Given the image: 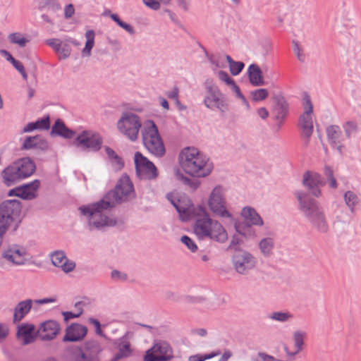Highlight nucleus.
Instances as JSON below:
<instances>
[{
	"mask_svg": "<svg viewBox=\"0 0 361 361\" xmlns=\"http://www.w3.org/2000/svg\"><path fill=\"white\" fill-rule=\"evenodd\" d=\"M299 202V209L305 215L312 227L320 233H326L329 231V224L324 209L313 199L306 198V194L298 191L295 192Z\"/></svg>",
	"mask_w": 361,
	"mask_h": 361,
	"instance_id": "nucleus-1",
	"label": "nucleus"
},
{
	"mask_svg": "<svg viewBox=\"0 0 361 361\" xmlns=\"http://www.w3.org/2000/svg\"><path fill=\"white\" fill-rule=\"evenodd\" d=\"M179 160L184 171L192 176L205 177L212 169L208 159L196 148H185L180 154Z\"/></svg>",
	"mask_w": 361,
	"mask_h": 361,
	"instance_id": "nucleus-2",
	"label": "nucleus"
},
{
	"mask_svg": "<svg viewBox=\"0 0 361 361\" xmlns=\"http://www.w3.org/2000/svg\"><path fill=\"white\" fill-rule=\"evenodd\" d=\"M106 202V200L102 199L97 203L79 208L82 214L87 219L90 230H100L104 226H113L116 224V220L105 214L106 210L112 208L107 207Z\"/></svg>",
	"mask_w": 361,
	"mask_h": 361,
	"instance_id": "nucleus-3",
	"label": "nucleus"
},
{
	"mask_svg": "<svg viewBox=\"0 0 361 361\" xmlns=\"http://www.w3.org/2000/svg\"><path fill=\"white\" fill-rule=\"evenodd\" d=\"M35 164L30 158H23L6 168L3 171L4 183L10 186L30 176L35 171Z\"/></svg>",
	"mask_w": 361,
	"mask_h": 361,
	"instance_id": "nucleus-4",
	"label": "nucleus"
},
{
	"mask_svg": "<svg viewBox=\"0 0 361 361\" xmlns=\"http://www.w3.org/2000/svg\"><path fill=\"white\" fill-rule=\"evenodd\" d=\"M135 190L132 181L130 177L123 174L114 189L109 191L103 198L106 200V205L111 207L112 208L117 204H121L123 202L128 201L129 200L135 197Z\"/></svg>",
	"mask_w": 361,
	"mask_h": 361,
	"instance_id": "nucleus-5",
	"label": "nucleus"
},
{
	"mask_svg": "<svg viewBox=\"0 0 361 361\" xmlns=\"http://www.w3.org/2000/svg\"><path fill=\"white\" fill-rule=\"evenodd\" d=\"M144 146L149 153L157 157L165 154V147L158 128L152 121H147L142 130Z\"/></svg>",
	"mask_w": 361,
	"mask_h": 361,
	"instance_id": "nucleus-6",
	"label": "nucleus"
},
{
	"mask_svg": "<svg viewBox=\"0 0 361 361\" xmlns=\"http://www.w3.org/2000/svg\"><path fill=\"white\" fill-rule=\"evenodd\" d=\"M207 95L204 99V104L208 109H217L222 114H225L228 111V103L221 92L219 87L213 84L210 79H207L204 82Z\"/></svg>",
	"mask_w": 361,
	"mask_h": 361,
	"instance_id": "nucleus-7",
	"label": "nucleus"
},
{
	"mask_svg": "<svg viewBox=\"0 0 361 361\" xmlns=\"http://www.w3.org/2000/svg\"><path fill=\"white\" fill-rule=\"evenodd\" d=\"M117 126L122 134L131 141H135L137 139L142 123L138 116L130 112H126L118 120Z\"/></svg>",
	"mask_w": 361,
	"mask_h": 361,
	"instance_id": "nucleus-8",
	"label": "nucleus"
},
{
	"mask_svg": "<svg viewBox=\"0 0 361 361\" xmlns=\"http://www.w3.org/2000/svg\"><path fill=\"white\" fill-rule=\"evenodd\" d=\"M302 101L304 112L299 118L298 125L302 131V136L304 138L305 144L307 145L310 142V139L313 133L314 129L312 118L313 106L308 94L304 95Z\"/></svg>",
	"mask_w": 361,
	"mask_h": 361,
	"instance_id": "nucleus-9",
	"label": "nucleus"
},
{
	"mask_svg": "<svg viewBox=\"0 0 361 361\" xmlns=\"http://www.w3.org/2000/svg\"><path fill=\"white\" fill-rule=\"evenodd\" d=\"M21 211L20 202L16 200H6L0 204V229L7 231L11 224L17 220Z\"/></svg>",
	"mask_w": 361,
	"mask_h": 361,
	"instance_id": "nucleus-10",
	"label": "nucleus"
},
{
	"mask_svg": "<svg viewBox=\"0 0 361 361\" xmlns=\"http://www.w3.org/2000/svg\"><path fill=\"white\" fill-rule=\"evenodd\" d=\"M166 197L176 208L180 219L183 221L189 220L192 214L195 215L198 212L197 208H194L191 200L188 197L179 196L176 193L171 192L167 194Z\"/></svg>",
	"mask_w": 361,
	"mask_h": 361,
	"instance_id": "nucleus-11",
	"label": "nucleus"
},
{
	"mask_svg": "<svg viewBox=\"0 0 361 361\" xmlns=\"http://www.w3.org/2000/svg\"><path fill=\"white\" fill-rule=\"evenodd\" d=\"M134 162L136 175L140 179L154 180L159 176L155 165L140 152L135 153Z\"/></svg>",
	"mask_w": 361,
	"mask_h": 361,
	"instance_id": "nucleus-12",
	"label": "nucleus"
},
{
	"mask_svg": "<svg viewBox=\"0 0 361 361\" xmlns=\"http://www.w3.org/2000/svg\"><path fill=\"white\" fill-rule=\"evenodd\" d=\"M74 144L82 150L97 152L102 145L100 135L93 130H83L75 139Z\"/></svg>",
	"mask_w": 361,
	"mask_h": 361,
	"instance_id": "nucleus-13",
	"label": "nucleus"
},
{
	"mask_svg": "<svg viewBox=\"0 0 361 361\" xmlns=\"http://www.w3.org/2000/svg\"><path fill=\"white\" fill-rule=\"evenodd\" d=\"M208 206L213 214L221 218H231L226 207L223 190L220 186H216L212 191L208 199Z\"/></svg>",
	"mask_w": 361,
	"mask_h": 361,
	"instance_id": "nucleus-14",
	"label": "nucleus"
},
{
	"mask_svg": "<svg viewBox=\"0 0 361 361\" xmlns=\"http://www.w3.org/2000/svg\"><path fill=\"white\" fill-rule=\"evenodd\" d=\"M232 263L238 274L245 275L255 267L257 259L250 252L238 250L232 257Z\"/></svg>",
	"mask_w": 361,
	"mask_h": 361,
	"instance_id": "nucleus-15",
	"label": "nucleus"
},
{
	"mask_svg": "<svg viewBox=\"0 0 361 361\" xmlns=\"http://www.w3.org/2000/svg\"><path fill=\"white\" fill-rule=\"evenodd\" d=\"M197 209L198 212L195 214L197 218L193 225V231L198 239L203 240L209 234L208 229L211 228L214 220L209 217L204 207H198Z\"/></svg>",
	"mask_w": 361,
	"mask_h": 361,
	"instance_id": "nucleus-16",
	"label": "nucleus"
},
{
	"mask_svg": "<svg viewBox=\"0 0 361 361\" xmlns=\"http://www.w3.org/2000/svg\"><path fill=\"white\" fill-rule=\"evenodd\" d=\"M172 349L165 342L154 344L146 352L145 361H167L172 357Z\"/></svg>",
	"mask_w": 361,
	"mask_h": 361,
	"instance_id": "nucleus-17",
	"label": "nucleus"
},
{
	"mask_svg": "<svg viewBox=\"0 0 361 361\" xmlns=\"http://www.w3.org/2000/svg\"><path fill=\"white\" fill-rule=\"evenodd\" d=\"M325 181L317 172L307 171L302 176V185L312 195L318 197L321 195L319 187L324 185Z\"/></svg>",
	"mask_w": 361,
	"mask_h": 361,
	"instance_id": "nucleus-18",
	"label": "nucleus"
},
{
	"mask_svg": "<svg viewBox=\"0 0 361 361\" xmlns=\"http://www.w3.org/2000/svg\"><path fill=\"white\" fill-rule=\"evenodd\" d=\"M40 187V181L37 179L24 184L21 186L16 187L9 191L8 195H15L23 200H30L37 197V192Z\"/></svg>",
	"mask_w": 361,
	"mask_h": 361,
	"instance_id": "nucleus-19",
	"label": "nucleus"
},
{
	"mask_svg": "<svg viewBox=\"0 0 361 361\" xmlns=\"http://www.w3.org/2000/svg\"><path fill=\"white\" fill-rule=\"evenodd\" d=\"M87 333V328L78 323H72L66 329L63 342H78L83 340Z\"/></svg>",
	"mask_w": 361,
	"mask_h": 361,
	"instance_id": "nucleus-20",
	"label": "nucleus"
},
{
	"mask_svg": "<svg viewBox=\"0 0 361 361\" xmlns=\"http://www.w3.org/2000/svg\"><path fill=\"white\" fill-rule=\"evenodd\" d=\"M60 330L61 326L57 322L48 320L40 324L38 333L42 341H51L56 338Z\"/></svg>",
	"mask_w": 361,
	"mask_h": 361,
	"instance_id": "nucleus-21",
	"label": "nucleus"
},
{
	"mask_svg": "<svg viewBox=\"0 0 361 361\" xmlns=\"http://www.w3.org/2000/svg\"><path fill=\"white\" fill-rule=\"evenodd\" d=\"M25 250L17 245L8 247L4 252L3 257L14 264L21 265L26 262Z\"/></svg>",
	"mask_w": 361,
	"mask_h": 361,
	"instance_id": "nucleus-22",
	"label": "nucleus"
},
{
	"mask_svg": "<svg viewBox=\"0 0 361 361\" xmlns=\"http://www.w3.org/2000/svg\"><path fill=\"white\" fill-rule=\"evenodd\" d=\"M35 326L32 324L23 323L18 326L16 338L23 345H28L35 341L34 331Z\"/></svg>",
	"mask_w": 361,
	"mask_h": 361,
	"instance_id": "nucleus-23",
	"label": "nucleus"
},
{
	"mask_svg": "<svg viewBox=\"0 0 361 361\" xmlns=\"http://www.w3.org/2000/svg\"><path fill=\"white\" fill-rule=\"evenodd\" d=\"M52 264L61 268L65 273L72 271L75 267V262L70 261L66 256L63 251H54L50 255Z\"/></svg>",
	"mask_w": 361,
	"mask_h": 361,
	"instance_id": "nucleus-24",
	"label": "nucleus"
},
{
	"mask_svg": "<svg viewBox=\"0 0 361 361\" xmlns=\"http://www.w3.org/2000/svg\"><path fill=\"white\" fill-rule=\"evenodd\" d=\"M326 131L329 142L333 147L341 153L342 149L344 148V145L342 143V133L339 127L338 126H330L326 128Z\"/></svg>",
	"mask_w": 361,
	"mask_h": 361,
	"instance_id": "nucleus-25",
	"label": "nucleus"
},
{
	"mask_svg": "<svg viewBox=\"0 0 361 361\" xmlns=\"http://www.w3.org/2000/svg\"><path fill=\"white\" fill-rule=\"evenodd\" d=\"M208 230L209 234L207 235L206 239H209L220 243H223L227 240V232L219 221L214 220L211 228Z\"/></svg>",
	"mask_w": 361,
	"mask_h": 361,
	"instance_id": "nucleus-26",
	"label": "nucleus"
},
{
	"mask_svg": "<svg viewBox=\"0 0 361 361\" xmlns=\"http://www.w3.org/2000/svg\"><path fill=\"white\" fill-rule=\"evenodd\" d=\"M32 303L33 301L31 299L19 302L13 310V322H20L30 312Z\"/></svg>",
	"mask_w": 361,
	"mask_h": 361,
	"instance_id": "nucleus-27",
	"label": "nucleus"
},
{
	"mask_svg": "<svg viewBox=\"0 0 361 361\" xmlns=\"http://www.w3.org/2000/svg\"><path fill=\"white\" fill-rule=\"evenodd\" d=\"M274 105L273 107V113L274 114L275 119L283 120L288 114V105L282 96L278 95L274 97Z\"/></svg>",
	"mask_w": 361,
	"mask_h": 361,
	"instance_id": "nucleus-28",
	"label": "nucleus"
},
{
	"mask_svg": "<svg viewBox=\"0 0 361 361\" xmlns=\"http://www.w3.org/2000/svg\"><path fill=\"white\" fill-rule=\"evenodd\" d=\"M75 135V132L68 128L64 122L57 119L53 125L51 130V135H59L64 138L71 139Z\"/></svg>",
	"mask_w": 361,
	"mask_h": 361,
	"instance_id": "nucleus-29",
	"label": "nucleus"
},
{
	"mask_svg": "<svg viewBox=\"0 0 361 361\" xmlns=\"http://www.w3.org/2000/svg\"><path fill=\"white\" fill-rule=\"evenodd\" d=\"M241 215L248 226H261L263 224V221L260 216L251 207H244Z\"/></svg>",
	"mask_w": 361,
	"mask_h": 361,
	"instance_id": "nucleus-30",
	"label": "nucleus"
},
{
	"mask_svg": "<svg viewBox=\"0 0 361 361\" xmlns=\"http://www.w3.org/2000/svg\"><path fill=\"white\" fill-rule=\"evenodd\" d=\"M249 81L253 86L264 85L262 72L257 64H251L247 70Z\"/></svg>",
	"mask_w": 361,
	"mask_h": 361,
	"instance_id": "nucleus-31",
	"label": "nucleus"
},
{
	"mask_svg": "<svg viewBox=\"0 0 361 361\" xmlns=\"http://www.w3.org/2000/svg\"><path fill=\"white\" fill-rule=\"evenodd\" d=\"M47 147V142L39 135L27 137L22 147V148L24 149H31L35 148L45 149Z\"/></svg>",
	"mask_w": 361,
	"mask_h": 361,
	"instance_id": "nucleus-32",
	"label": "nucleus"
},
{
	"mask_svg": "<svg viewBox=\"0 0 361 361\" xmlns=\"http://www.w3.org/2000/svg\"><path fill=\"white\" fill-rule=\"evenodd\" d=\"M39 9L52 16H57L61 10V6L56 0H45L40 3Z\"/></svg>",
	"mask_w": 361,
	"mask_h": 361,
	"instance_id": "nucleus-33",
	"label": "nucleus"
},
{
	"mask_svg": "<svg viewBox=\"0 0 361 361\" xmlns=\"http://www.w3.org/2000/svg\"><path fill=\"white\" fill-rule=\"evenodd\" d=\"M274 240L272 238L267 237L259 242V248L261 254L265 257H269L273 253Z\"/></svg>",
	"mask_w": 361,
	"mask_h": 361,
	"instance_id": "nucleus-34",
	"label": "nucleus"
},
{
	"mask_svg": "<svg viewBox=\"0 0 361 361\" xmlns=\"http://www.w3.org/2000/svg\"><path fill=\"white\" fill-rule=\"evenodd\" d=\"M343 200L345 205L350 212L353 213L355 207L360 204V198L356 192L348 190L343 194Z\"/></svg>",
	"mask_w": 361,
	"mask_h": 361,
	"instance_id": "nucleus-35",
	"label": "nucleus"
},
{
	"mask_svg": "<svg viewBox=\"0 0 361 361\" xmlns=\"http://www.w3.org/2000/svg\"><path fill=\"white\" fill-rule=\"evenodd\" d=\"M174 173L177 180L181 181L184 185L189 186L192 191L199 188L200 182L198 180L190 179L185 176L184 174L180 171L179 169H174Z\"/></svg>",
	"mask_w": 361,
	"mask_h": 361,
	"instance_id": "nucleus-36",
	"label": "nucleus"
},
{
	"mask_svg": "<svg viewBox=\"0 0 361 361\" xmlns=\"http://www.w3.org/2000/svg\"><path fill=\"white\" fill-rule=\"evenodd\" d=\"M100 346L96 341H88L84 343L83 348L80 349V352L87 353V355L97 359V354L100 352Z\"/></svg>",
	"mask_w": 361,
	"mask_h": 361,
	"instance_id": "nucleus-37",
	"label": "nucleus"
},
{
	"mask_svg": "<svg viewBox=\"0 0 361 361\" xmlns=\"http://www.w3.org/2000/svg\"><path fill=\"white\" fill-rule=\"evenodd\" d=\"M95 33L92 30H87L85 32L86 43L85 46L82 51L84 56H90L91 51L94 45Z\"/></svg>",
	"mask_w": 361,
	"mask_h": 361,
	"instance_id": "nucleus-38",
	"label": "nucleus"
},
{
	"mask_svg": "<svg viewBox=\"0 0 361 361\" xmlns=\"http://www.w3.org/2000/svg\"><path fill=\"white\" fill-rule=\"evenodd\" d=\"M226 59L229 65V70L233 75H238L243 69L245 65L243 62L235 61L228 55L226 56Z\"/></svg>",
	"mask_w": 361,
	"mask_h": 361,
	"instance_id": "nucleus-39",
	"label": "nucleus"
},
{
	"mask_svg": "<svg viewBox=\"0 0 361 361\" xmlns=\"http://www.w3.org/2000/svg\"><path fill=\"white\" fill-rule=\"evenodd\" d=\"M8 39L11 44H18L20 47H25L28 42V39L24 37L20 32L10 34L8 36Z\"/></svg>",
	"mask_w": 361,
	"mask_h": 361,
	"instance_id": "nucleus-40",
	"label": "nucleus"
},
{
	"mask_svg": "<svg viewBox=\"0 0 361 361\" xmlns=\"http://www.w3.org/2000/svg\"><path fill=\"white\" fill-rule=\"evenodd\" d=\"M305 336L306 333L302 331H295L293 333V339L294 341L295 348L297 349L298 352H300L302 350Z\"/></svg>",
	"mask_w": 361,
	"mask_h": 361,
	"instance_id": "nucleus-41",
	"label": "nucleus"
},
{
	"mask_svg": "<svg viewBox=\"0 0 361 361\" xmlns=\"http://www.w3.org/2000/svg\"><path fill=\"white\" fill-rule=\"evenodd\" d=\"M344 131L347 137L350 138L352 135L358 132V124L355 121H348L343 125Z\"/></svg>",
	"mask_w": 361,
	"mask_h": 361,
	"instance_id": "nucleus-42",
	"label": "nucleus"
},
{
	"mask_svg": "<svg viewBox=\"0 0 361 361\" xmlns=\"http://www.w3.org/2000/svg\"><path fill=\"white\" fill-rule=\"evenodd\" d=\"M131 354V349L129 342H126L120 344L118 347V352L115 355L114 359L119 360L123 357H127Z\"/></svg>",
	"mask_w": 361,
	"mask_h": 361,
	"instance_id": "nucleus-43",
	"label": "nucleus"
},
{
	"mask_svg": "<svg viewBox=\"0 0 361 361\" xmlns=\"http://www.w3.org/2000/svg\"><path fill=\"white\" fill-rule=\"evenodd\" d=\"M324 174L326 176L329 186L333 189L338 188V183L334 174L333 169L328 166H325L324 168Z\"/></svg>",
	"mask_w": 361,
	"mask_h": 361,
	"instance_id": "nucleus-44",
	"label": "nucleus"
},
{
	"mask_svg": "<svg viewBox=\"0 0 361 361\" xmlns=\"http://www.w3.org/2000/svg\"><path fill=\"white\" fill-rule=\"evenodd\" d=\"M252 101L259 102L264 100L269 95V92L267 89L261 88L253 90L250 92Z\"/></svg>",
	"mask_w": 361,
	"mask_h": 361,
	"instance_id": "nucleus-45",
	"label": "nucleus"
},
{
	"mask_svg": "<svg viewBox=\"0 0 361 361\" xmlns=\"http://www.w3.org/2000/svg\"><path fill=\"white\" fill-rule=\"evenodd\" d=\"M292 314L288 312H274L270 314L269 318L273 320L284 322L292 318Z\"/></svg>",
	"mask_w": 361,
	"mask_h": 361,
	"instance_id": "nucleus-46",
	"label": "nucleus"
},
{
	"mask_svg": "<svg viewBox=\"0 0 361 361\" xmlns=\"http://www.w3.org/2000/svg\"><path fill=\"white\" fill-rule=\"evenodd\" d=\"M143 3L148 8L157 11L161 7V4H168L171 0H142Z\"/></svg>",
	"mask_w": 361,
	"mask_h": 361,
	"instance_id": "nucleus-47",
	"label": "nucleus"
},
{
	"mask_svg": "<svg viewBox=\"0 0 361 361\" xmlns=\"http://www.w3.org/2000/svg\"><path fill=\"white\" fill-rule=\"evenodd\" d=\"M56 53L61 55V59H66L68 58L71 54V47L68 44L62 42Z\"/></svg>",
	"mask_w": 361,
	"mask_h": 361,
	"instance_id": "nucleus-48",
	"label": "nucleus"
},
{
	"mask_svg": "<svg viewBox=\"0 0 361 361\" xmlns=\"http://www.w3.org/2000/svg\"><path fill=\"white\" fill-rule=\"evenodd\" d=\"M37 130H48L50 128L49 116H47L35 122Z\"/></svg>",
	"mask_w": 361,
	"mask_h": 361,
	"instance_id": "nucleus-49",
	"label": "nucleus"
},
{
	"mask_svg": "<svg viewBox=\"0 0 361 361\" xmlns=\"http://www.w3.org/2000/svg\"><path fill=\"white\" fill-rule=\"evenodd\" d=\"M180 241L187 246V247L192 252L197 250V246L195 242L188 236L183 235L180 238Z\"/></svg>",
	"mask_w": 361,
	"mask_h": 361,
	"instance_id": "nucleus-50",
	"label": "nucleus"
},
{
	"mask_svg": "<svg viewBox=\"0 0 361 361\" xmlns=\"http://www.w3.org/2000/svg\"><path fill=\"white\" fill-rule=\"evenodd\" d=\"M292 44L293 52L296 55L298 59L300 61H304L305 55L303 54L302 49L300 47L298 42L295 40H293Z\"/></svg>",
	"mask_w": 361,
	"mask_h": 361,
	"instance_id": "nucleus-51",
	"label": "nucleus"
},
{
	"mask_svg": "<svg viewBox=\"0 0 361 361\" xmlns=\"http://www.w3.org/2000/svg\"><path fill=\"white\" fill-rule=\"evenodd\" d=\"M218 77L220 80L224 82L226 85L231 86V85L235 82L234 80L232 79L228 74L224 71H219L218 72Z\"/></svg>",
	"mask_w": 361,
	"mask_h": 361,
	"instance_id": "nucleus-52",
	"label": "nucleus"
},
{
	"mask_svg": "<svg viewBox=\"0 0 361 361\" xmlns=\"http://www.w3.org/2000/svg\"><path fill=\"white\" fill-rule=\"evenodd\" d=\"M232 90L235 93L236 97L241 99L243 103L247 106H248L247 101L245 96L241 93L239 87L236 85L235 82H233L231 86H230Z\"/></svg>",
	"mask_w": 361,
	"mask_h": 361,
	"instance_id": "nucleus-53",
	"label": "nucleus"
},
{
	"mask_svg": "<svg viewBox=\"0 0 361 361\" xmlns=\"http://www.w3.org/2000/svg\"><path fill=\"white\" fill-rule=\"evenodd\" d=\"M82 314V309L81 307L78 309V312L76 313H73L72 312H63L62 314L64 317V320L68 322L71 319L78 318Z\"/></svg>",
	"mask_w": 361,
	"mask_h": 361,
	"instance_id": "nucleus-54",
	"label": "nucleus"
},
{
	"mask_svg": "<svg viewBox=\"0 0 361 361\" xmlns=\"http://www.w3.org/2000/svg\"><path fill=\"white\" fill-rule=\"evenodd\" d=\"M110 160L113 167L116 170H121L124 166V163L122 159L118 154H116L115 157H114L113 159H111Z\"/></svg>",
	"mask_w": 361,
	"mask_h": 361,
	"instance_id": "nucleus-55",
	"label": "nucleus"
},
{
	"mask_svg": "<svg viewBox=\"0 0 361 361\" xmlns=\"http://www.w3.org/2000/svg\"><path fill=\"white\" fill-rule=\"evenodd\" d=\"M88 322L95 327V332L99 336H103V332L101 329V324L99 320L94 318H89Z\"/></svg>",
	"mask_w": 361,
	"mask_h": 361,
	"instance_id": "nucleus-56",
	"label": "nucleus"
},
{
	"mask_svg": "<svg viewBox=\"0 0 361 361\" xmlns=\"http://www.w3.org/2000/svg\"><path fill=\"white\" fill-rule=\"evenodd\" d=\"M73 361H97V359H94L91 356L87 355V353H81L75 357Z\"/></svg>",
	"mask_w": 361,
	"mask_h": 361,
	"instance_id": "nucleus-57",
	"label": "nucleus"
},
{
	"mask_svg": "<svg viewBox=\"0 0 361 361\" xmlns=\"http://www.w3.org/2000/svg\"><path fill=\"white\" fill-rule=\"evenodd\" d=\"M62 42L59 39H49L47 40V44L52 47L57 52Z\"/></svg>",
	"mask_w": 361,
	"mask_h": 361,
	"instance_id": "nucleus-58",
	"label": "nucleus"
},
{
	"mask_svg": "<svg viewBox=\"0 0 361 361\" xmlns=\"http://www.w3.org/2000/svg\"><path fill=\"white\" fill-rule=\"evenodd\" d=\"M111 277L114 279L126 281L127 279V274L117 270H114L111 271Z\"/></svg>",
	"mask_w": 361,
	"mask_h": 361,
	"instance_id": "nucleus-59",
	"label": "nucleus"
},
{
	"mask_svg": "<svg viewBox=\"0 0 361 361\" xmlns=\"http://www.w3.org/2000/svg\"><path fill=\"white\" fill-rule=\"evenodd\" d=\"M75 13V8L73 6L70 4L66 6L64 8V16L66 18H70Z\"/></svg>",
	"mask_w": 361,
	"mask_h": 361,
	"instance_id": "nucleus-60",
	"label": "nucleus"
},
{
	"mask_svg": "<svg viewBox=\"0 0 361 361\" xmlns=\"http://www.w3.org/2000/svg\"><path fill=\"white\" fill-rule=\"evenodd\" d=\"M119 26L124 29L126 32H128L130 35H133L135 33V30L130 25L123 22L121 20V22L119 23Z\"/></svg>",
	"mask_w": 361,
	"mask_h": 361,
	"instance_id": "nucleus-61",
	"label": "nucleus"
},
{
	"mask_svg": "<svg viewBox=\"0 0 361 361\" xmlns=\"http://www.w3.org/2000/svg\"><path fill=\"white\" fill-rule=\"evenodd\" d=\"M191 0H177L178 6L182 8L185 11H188L190 8Z\"/></svg>",
	"mask_w": 361,
	"mask_h": 361,
	"instance_id": "nucleus-62",
	"label": "nucleus"
},
{
	"mask_svg": "<svg viewBox=\"0 0 361 361\" xmlns=\"http://www.w3.org/2000/svg\"><path fill=\"white\" fill-rule=\"evenodd\" d=\"M257 357L261 360V361H276L273 356L269 355L266 353H258Z\"/></svg>",
	"mask_w": 361,
	"mask_h": 361,
	"instance_id": "nucleus-63",
	"label": "nucleus"
},
{
	"mask_svg": "<svg viewBox=\"0 0 361 361\" xmlns=\"http://www.w3.org/2000/svg\"><path fill=\"white\" fill-rule=\"evenodd\" d=\"M352 55L354 59L360 61L361 63V47L353 48L352 50Z\"/></svg>",
	"mask_w": 361,
	"mask_h": 361,
	"instance_id": "nucleus-64",
	"label": "nucleus"
}]
</instances>
